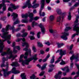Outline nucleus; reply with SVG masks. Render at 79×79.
<instances>
[{"mask_svg": "<svg viewBox=\"0 0 79 79\" xmlns=\"http://www.w3.org/2000/svg\"><path fill=\"white\" fill-rule=\"evenodd\" d=\"M22 17L23 18H27L28 17V14H26L25 15H22Z\"/></svg>", "mask_w": 79, "mask_h": 79, "instance_id": "a878e982", "label": "nucleus"}, {"mask_svg": "<svg viewBox=\"0 0 79 79\" xmlns=\"http://www.w3.org/2000/svg\"><path fill=\"white\" fill-rule=\"evenodd\" d=\"M55 62V56H53L52 57V58L50 62V63L51 64H53V63Z\"/></svg>", "mask_w": 79, "mask_h": 79, "instance_id": "bb28decb", "label": "nucleus"}, {"mask_svg": "<svg viewBox=\"0 0 79 79\" xmlns=\"http://www.w3.org/2000/svg\"><path fill=\"white\" fill-rule=\"evenodd\" d=\"M22 35H21L20 33H19L17 35V37H21Z\"/></svg>", "mask_w": 79, "mask_h": 79, "instance_id": "69168bd1", "label": "nucleus"}, {"mask_svg": "<svg viewBox=\"0 0 79 79\" xmlns=\"http://www.w3.org/2000/svg\"><path fill=\"white\" fill-rule=\"evenodd\" d=\"M37 55L36 54L32 58H29L26 61H25V64H26L27 65L29 64V62L31 61L32 60H34L33 63H34L35 61L37 60L38 58L36 57L37 56Z\"/></svg>", "mask_w": 79, "mask_h": 79, "instance_id": "423d86ee", "label": "nucleus"}, {"mask_svg": "<svg viewBox=\"0 0 79 79\" xmlns=\"http://www.w3.org/2000/svg\"><path fill=\"white\" fill-rule=\"evenodd\" d=\"M21 40H22V41H23V42H24V41H25V40H26L25 39V38H24L23 39L18 38L16 40V42H19L20 41H21Z\"/></svg>", "mask_w": 79, "mask_h": 79, "instance_id": "4be33fe9", "label": "nucleus"}, {"mask_svg": "<svg viewBox=\"0 0 79 79\" xmlns=\"http://www.w3.org/2000/svg\"><path fill=\"white\" fill-rule=\"evenodd\" d=\"M25 45L26 46V48H25L23 49V50L24 51H26V52H27V51L29 52V49L28 50V46H29L28 43H27V42H25L22 43L23 47H24Z\"/></svg>", "mask_w": 79, "mask_h": 79, "instance_id": "1a4fd4ad", "label": "nucleus"}, {"mask_svg": "<svg viewBox=\"0 0 79 79\" xmlns=\"http://www.w3.org/2000/svg\"><path fill=\"white\" fill-rule=\"evenodd\" d=\"M39 26L40 27L41 30V32H42L43 34H44L45 32V28H44V26L42 25V23H40V25H39Z\"/></svg>", "mask_w": 79, "mask_h": 79, "instance_id": "ddd939ff", "label": "nucleus"}, {"mask_svg": "<svg viewBox=\"0 0 79 79\" xmlns=\"http://www.w3.org/2000/svg\"><path fill=\"white\" fill-rule=\"evenodd\" d=\"M29 37L30 39L31 40H34V39H35L34 36H29Z\"/></svg>", "mask_w": 79, "mask_h": 79, "instance_id": "37998d69", "label": "nucleus"}, {"mask_svg": "<svg viewBox=\"0 0 79 79\" xmlns=\"http://www.w3.org/2000/svg\"><path fill=\"white\" fill-rule=\"evenodd\" d=\"M47 63H45L43 64L41 68V70H44V69L46 68V66H47Z\"/></svg>", "mask_w": 79, "mask_h": 79, "instance_id": "412c9836", "label": "nucleus"}, {"mask_svg": "<svg viewBox=\"0 0 79 79\" xmlns=\"http://www.w3.org/2000/svg\"><path fill=\"white\" fill-rule=\"evenodd\" d=\"M33 16H34V14L32 13H31L29 15V18H33Z\"/></svg>", "mask_w": 79, "mask_h": 79, "instance_id": "49530a36", "label": "nucleus"}, {"mask_svg": "<svg viewBox=\"0 0 79 79\" xmlns=\"http://www.w3.org/2000/svg\"><path fill=\"white\" fill-rule=\"evenodd\" d=\"M27 6L26 4L24 5L23 6H22V8L23 9H24V8H26Z\"/></svg>", "mask_w": 79, "mask_h": 79, "instance_id": "3c124183", "label": "nucleus"}, {"mask_svg": "<svg viewBox=\"0 0 79 79\" xmlns=\"http://www.w3.org/2000/svg\"><path fill=\"white\" fill-rule=\"evenodd\" d=\"M79 3H76L75 5H74V6L76 7L77 6H79Z\"/></svg>", "mask_w": 79, "mask_h": 79, "instance_id": "0e129e2a", "label": "nucleus"}, {"mask_svg": "<svg viewBox=\"0 0 79 79\" xmlns=\"http://www.w3.org/2000/svg\"><path fill=\"white\" fill-rule=\"evenodd\" d=\"M7 34H8V32H5L4 33L2 34V35H1L2 38L5 39V40H0V42H2L1 43H0V53L2 52V51L3 49V47H4V45L3 42L6 41L7 39H10L11 38V35H7Z\"/></svg>", "mask_w": 79, "mask_h": 79, "instance_id": "7ed1b4c3", "label": "nucleus"}, {"mask_svg": "<svg viewBox=\"0 0 79 79\" xmlns=\"http://www.w3.org/2000/svg\"><path fill=\"white\" fill-rule=\"evenodd\" d=\"M59 52H60L59 53V55H61V56L58 59H59V60H60V59H61V58H62V56H63V55H65L66 51H63L62 49L58 50L56 52V53H59Z\"/></svg>", "mask_w": 79, "mask_h": 79, "instance_id": "6e6552de", "label": "nucleus"}, {"mask_svg": "<svg viewBox=\"0 0 79 79\" xmlns=\"http://www.w3.org/2000/svg\"><path fill=\"white\" fill-rule=\"evenodd\" d=\"M49 67L51 68H54L55 67V65L53 64H50L49 65Z\"/></svg>", "mask_w": 79, "mask_h": 79, "instance_id": "864d4df0", "label": "nucleus"}, {"mask_svg": "<svg viewBox=\"0 0 79 79\" xmlns=\"http://www.w3.org/2000/svg\"><path fill=\"white\" fill-rule=\"evenodd\" d=\"M73 31H76V32H77L76 34H75L72 35V39H73L74 37H75L76 35H79V27H76V26H74L73 28Z\"/></svg>", "mask_w": 79, "mask_h": 79, "instance_id": "0eeeda50", "label": "nucleus"}, {"mask_svg": "<svg viewBox=\"0 0 79 79\" xmlns=\"http://www.w3.org/2000/svg\"><path fill=\"white\" fill-rule=\"evenodd\" d=\"M72 29V27H67L64 29L65 31L67 32V31H68L69 30H71Z\"/></svg>", "mask_w": 79, "mask_h": 79, "instance_id": "393cba45", "label": "nucleus"}, {"mask_svg": "<svg viewBox=\"0 0 79 79\" xmlns=\"http://www.w3.org/2000/svg\"><path fill=\"white\" fill-rule=\"evenodd\" d=\"M12 8L11 7H9V8L8 9V10L10 11H13V10Z\"/></svg>", "mask_w": 79, "mask_h": 79, "instance_id": "5fc2aeb1", "label": "nucleus"}, {"mask_svg": "<svg viewBox=\"0 0 79 79\" xmlns=\"http://www.w3.org/2000/svg\"><path fill=\"white\" fill-rule=\"evenodd\" d=\"M39 18H40L39 17H36L34 18V19L35 20V21H37V20L39 19Z\"/></svg>", "mask_w": 79, "mask_h": 79, "instance_id": "052dcab7", "label": "nucleus"}, {"mask_svg": "<svg viewBox=\"0 0 79 79\" xmlns=\"http://www.w3.org/2000/svg\"><path fill=\"white\" fill-rule=\"evenodd\" d=\"M60 64L61 65H64V64H66V63H65V62L63 61V60L62 59L61 62L60 63Z\"/></svg>", "mask_w": 79, "mask_h": 79, "instance_id": "ea45409f", "label": "nucleus"}, {"mask_svg": "<svg viewBox=\"0 0 79 79\" xmlns=\"http://www.w3.org/2000/svg\"><path fill=\"white\" fill-rule=\"evenodd\" d=\"M37 44V45H38V46H39V47H43V45L40 42H38Z\"/></svg>", "mask_w": 79, "mask_h": 79, "instance_id": "e433bc0d", "label": "nucleus"}, {"mask_svg": "<svg viewBox=\"0 0 79 79\" xmlns=\"http://www.w3.org/2000/svg\"><path fill=\"white\" fill-rule=\"evenodd\" d=\"M23 56H24V55L23 54H22L20 56V58L19 59V62H21V61L22 62V64L23 65V66H24L25 65V64H26V60L25 61H23V60L21 59L22 58H23Z\"/></svg>", "mask_w": 79, "mask_h": 79, "instance_id": "f8f14e48", "label": "nucleus"}, {"mask_svg": "<svg viewBox=\"0 0 79 79\" xmlns=\"http://www.w3.org/2000/svg\"><path fill=\"white\" fill-rule=\"evenodd\" d=\"M11 65L12 66H19V64H18V63L17 62H13L12 64H11Z\"/></svg>", "mask_w": 79, "mask_h": 79, "instance_id": "dca6fc26", "label": "nucleus"}, {"mask_svg": "<svg viewBox=\"0 0 79 79\" xmlns=\"http://www.w3.org/2000/svg\"><path fill=\"white\" fill-rule=\"evenodd\" d=\"M58 46V48H60L61 47H62V46H63V45H64V44L63 43H57V44Z\"/></svg>", "mask_w": 79, "mask_h": 79, "instance_id": "cd10ccee", "label": "nucleus"}, {"mask_svg": "<svg viewBox=\"0 0 79 79\" xmlns=\"http://www.w3.org/2000/svg\"><path fill=\"white\" fill-rule=\"evenodd\" d=\"M57 74L58 75H59V76H61V74H62V72L60 71H59Z\"/></svg>", "mask_w": 79, "mask_h": 79, "instance_id": "338daca9", "label": "nucleus"}, {"mask_svg": "<svg viewBox=\"0 0 79 79\" xmlns=\"http://www.w3.org/2000/svg\"><path fill=\"white\" fill-rule=\"evenodd\" d=\"M39 6V4H35L33 6H31V8H36Z\"/></svg>", "mask_w": 79, "mask_h": 79, "instance_id": "f3484780", "label": "nucleus"}, {"mask_svg": "<svg viewBox=\"0 0 79 79\" xmlns=\"http://www.w3.org/2000/svg\"><path fill=\"white\" fill-rule=\"evenodd\" d=\"M10 5L12 8L14 9V10H16V6H15V5H13V4L11 3L10 4Z\"/></svg>", "mask_w": 79, "mask_h": 79, "instance_id": "2f4dec72", "label": "nucleus"}, {"mask_svg": "<svg viewBox=\"0 0 79 79\" xmlns=\"http://www.w3.org/2000/svg\"><path fill=\"white\" fill-rule=\"evenodd\" d=\"M61 16H59L57 17V22H60L61 21Z\"/></svg>", "mask_w": 79, "mask_h": 79, "instance_id": "58836bf2", "label": "nucleus"}, {"mask_svg": "<svg viewBox=\"0 0 79 79\" xmlns=\"http://www.w3.org/2000/svg\"><path fill=\"white\" fill-rule=\"evenodd\" d=\"M49 19L51 21H53L54 17L53 15H51Z\"/></svg>", "mask_w": 79, "mask_h": 79, "instance_id": "79ce46f5", "label": "nucleus"}, {"mask_svg": "<svg viewBox=\"0 0 79 79\" xmlns=\"http://www.w3.org/2000/svg\"><path fill=\"white\" fill-rule=\"evenodd\" d=\"M6 55H10V56L8 57L9 59L12 58L11 59V61H13V60H14V59H15V58L17 56V55L14 56L13 55L12 51L11 50L10 48L8 49L6 52H4L1 54V55L2 56Z\"/></svg>", "mask_w": 79, "mask_h": 79, "instance_id": "20e7f679", "label": "nucleus"}, {"mask_svg": "<svg viewBox=\"0 0 79 79\" xmlns=\"http://www.w3.org/2000/svg\"><path fill=\"white\" fill-rule=\"evenodd\" d=\"M32 49L34 52H36V48H35V46H33Z\"/></svg>", "mask_w": 79, "mask_h": 79, "instance_id": "c03bdc74", "label": "nucleus"}, {"mask_svg": "<svg viewBox=\"0 0 79 79\" xmlns=\"http://www.w3.org/2000/svg\"><path fill=\"white\" fill-rule=\"evenodd\" d=\"M40 33H41L40 31H39V32H38V33L37 34V36L38 38L39 39V38H40Z\"/></svg>", "mask_w": 79, "mask_h": 79, "instance_id": "09e8293b", "label": "nucleus"}, {"mask_svg": "<svg viewBox=\"0 0 79 79\" xmlns=\"http://www.w3.org/2000/svg\"><path fill=\"white\" fill-rule=\"evenodd\" d=\"M45 44H46V45H50L51 44H50V42H49L48 41V42H45Z\"/></svg>", "mask_w": 79, "mask_h": 79, "instance_id": "13d9d810", "label": "nucleus"}, {"mask_svg": "<svg viewBox=\"0 0 79 79\" xmlns=\"http://www.w3.org/2000/svg\"><path fill=\"white\" fill-rule=\"evenodd\" d=\"M30 79H35V76L34 75H33L32 76L30 77Z\"/></svg>", "mask_w": 79, "mask_h": 79, "instance_id": "de8ad7c7", "label": "nucleus"}, {"mask_svg": "<svg viewBox=\"0 0 79 79\" xmlns=\"http://www.w3.org/2000/svg\"><path fill=\"white\" fill-rule=\"evenodd\" d=\"M61 61V60L60 59H58L57 60L55 63V64H56V63H59L60 61Z\"/></svg>", "mask_w": 79, "mask_h": 79, "instance_id": "680f3d73", "label": "nucleus"}, {"mask_svg": "<svg viewBox=\"0 0 79 79\" xmlns=\"http://www.w3.org/2000/svg\"><path fill=\"white\" fill-rule=\"evenodd\" d=\"M18 49V50H20V47L19 46H15V47H14V50L13 52L14 53H16L18 51L17 50H16V49Z\"/></svg>", "mask_w": 79, "mask_h": 79, "instance_id": "2eb2a0df", "label": "nucleus"}, {"mask_svg": "<svg viewBox=\"0 0 79 79\" xmlns=\"http://www.w3.org/2000/svg\"><path fill=\"white\" fill-rule=\"evenodd\" d=\"M61 79H73L72 78V77H69L63 78Z\"/></svg>", "mask_w": 79, "mask_h": 79, "instance_id": "8fccbe9b", "label": "nucleus"}, {"mask_svg": "<svg viewBox=\"0 0 79 79\" xmlns=\"http://www.w3.org/2000/svg\"><path fill=\"white\" fill-rule=\"evenodd\" d=\"M49 32L50 33H53V32H54V30H53V29H49Z\"/></svg>", "mask_w": 79, "mask_h": 79, "instance_id": "6e6d98bb", "label": "nucleus"}, {"mask_svg": "<svg viewBox=\"0 0 79 79\" xmlns=\"http://www.w3.org/2000/svg\"><path fill=\"white\" fill-rule=\"evenodd\" d=\"M35 26H38V23H36L35 22H33L32 23V26L33 27H34Z\"/></svg>", "mask_w": 79, "mask_h": 79, "instance_id": "c756f323", "label": "nucleus"}, {"mask_svg": "<svg viewBox=\"0 0 79 79\" xmlns=\"http://www.w3.org/2000/svg\"><path fill=\"white\" fill-rule=\"evenodd\" d=\"M56 11L58 14L59 15H61V11L59 9H57L56 10Z\"/></svg>", "mask_w": 79, "mask_h": 79, "instance_id": "7c9ffc66", "label": "nucleus"}, {"mask_svg": "<svg viewBox=\"0 0 79 79\" xmlns=\"http://www.w3.org/2000/svg\"><path fill=\"white\" fill-rule=\"evenodd\" d=\"M21 28L20 27L18 28L17 29H15H15L14 30H13L14 31V32H13V33H14L15 32H18V31H20L21 30Z\"/></svg>", "mask_w": 79, "mask_h": 79, "instance_id": "c9c22d12", "label": "nucleus"}, {"mask_svg": "<svg viewBox=\"0 0 79 79\" xmlns=\"http://www.w3.org/2000/svg\"><path fill=\"white\" fill-rule=\"evenodd\" d=\"M45 73V71H42L41 73L39 75V76H43L44 74V73Z\"/></svg>", "mask_w": 79, "mask_h": 79, "instance_id": "a18cd8bd", "label": "nucleus"}, {"mask_svg": "<svg viewBox=\"0 0 79 79\" xmlns=\"http://www.w3.org/2000/svg\"><path fill=\"white\" fill-rule=\"evenodd\" d=\"M4 63H3L1 65V68H3V67H5V66H6V65H5Z\"/></svg>", "mask_w": 79, "mask_h": 79, "instance_id": "603ef678", "label": "nucleus"}, {"mask_svg": "<svg viewBox=\"0 0 79 79\" xmlns=\"http://www.w3.org/2000/svg\"><path fill=\"white\" fill-rule=\"evenodd\" d=\"M73 44H72L70 46L69 48V49L70 50H71L73 49Z\"/></svg>", "mask_w": 79, "mask_h": 79, "instance_id": "bf43d9fd", "label": "nucleus"}, {"mask_svg": "<svg viewBox=\"0 0 79 79\" xmlns=\"http://www.w3.org/2000/svg\"><path fill=\"white\" fill-rule=\"evenodd\" d=\"M40 53L41 54H42V55H43V54H44V50H41Z\"/></svg>", "mask_w": 79, "mask_h": 79, "instance_id": "e2e57ef3", "label": "nucleus"}, {"mask_svg": "<svg viewBox=\"0 0 79 79\" xmlns=\"http://www.w3.org/2000/svg\"><path fill=\"white\" fill-rule=\"evenodd\" d=\"M28 52H26L25 53V56H24V59H27V56H28Z\"/></svg>", "mask_w": 79, "mask_h": 79, "instance_id": "4c0bfd02", "label": "nucleus"}, {"mask_svg": "<svg viewBox=\"0 0 79 79\" xmlns=\"http://www.w3.org/2000/svg\"><path fill=\"white\" fill-rule=\"evenodd\" d=\"M45 0H41V6L40 10L39 11V15L40 16H45V13L43 12L42 14H41V13H42V11L44 8V6L45 5Z\"/></svg>", "mask_w": 79, "mask_h": 79, "instance_id": "39448f33", "label": "nucleus"}, {"mask_svg": "<svg viewBox=\"0 0 79 79\" xmlns=\"http://www.w3.org/2000/svg\"><path fill=\"white\" fill-rule=\"evenodd\" d=\"M63 34H64V35L61 36V39H64V40H67V39H68V38L67 37H66V36H68V35H69V33L64 32V33Z\"/></svg>", "mask_w": 79, "mask_h": 79, "instance_id": "9d476101", "label": "nucleus"}, {"mask_svg": "<svg viewBox=\"0 0 79 79\" xmlns=\"http://www.w3.org/2000/svg\"><path fill=\"white\" fill-rule=\"evenodd\" d=\"M79 18V16H78V15H77V17H76L75 21L74 22V24H75V23H78Z\"/></svg>", "mask_w": 79, "mask_h": 79, "instance_id": "c85d7f7f", "label": "nucleus"}, {"mask_svg": "<svg viewBox=\"0 0 79 79\" xmlns=\"http://www.w3.org/2000/svg\"><path fill=\"white\" fill-rule=\"evenodd\" d=\"M75 65L76 66L77 68L78 69V70L77 72V74L79 75V65L77 64H76Z\"/></svg>", "mask_w": 79, "mask_h": 79, "instance_id": "473e14b6", "label": "nucleus"}, {"mask_svg": "<svg viewBox=\"0 0 79 79\" xmlns=\"http://www.w3.org/2000/svg\"><path fill=\"white\" fill-rule=\"evenodd\" d=\"M28 6V8H31V6L32 5L31 4V0H28L26 2V4Z\"/></svg>", "mask_w": 79, "mask_h": 79, "instance_id": "4468645a", "label": "nucleus"}, {"mask_svg": "<svg viewBox=\"0 0 79 79\" xmlns=\"http://www.w3.org/2000/svg\"><path fill=\"white\" fill-rule=\"evenodd\" d=\"M70 0H63V1L64 2H69Z\"/></svg>", "mask_w": 79, "mask_h": 79, "instance_id": "774afa93", "label": "nucleus"}, {"mask_svg": "<svg viewBox=\"0 0 79 79\" xmlns=\"http://www.w3.org/2000/svg\"><path fill=\"white\" fill-rule=\"evenodd\" d=\"M1 31L2 32H5L7 31H6V28L5 29V28H2Z\"/></svg>", "mask_w": 79, "mask_h": 79, "instance_id": "4d7b16f0", "label": "nucleus"}, {"mask_svg": "<svg viewBox=\"0 0 79 79\" xmlns=\"http://www.w3.org/2000/svg\"><path fill=\"white\" fill-rule=\"evenodd\" d=\"M20 76L22 77V79H26V75L25 73H21Z\"/></svg>", "mask_w": 79, "mask_h": 79, "instance_id": "a211bd4d", "label": "nucleus"}, {"mask_svg": "<svg viewBox=\"0 0 79 79\" xmlns=\"http://www.w3.org/2000/svg\"><path fill=\"white\" fill-rule=\"evenodd\" d=\"M71 14L70 12H69L68 16V19L69 20H71Z\"/></svg>", "mask_w": 79, "mask_h": 79, "instance_id": "72a5a7b5", "label": "nucleus"}, {"mask_svg": "<svg viewBox=\"0 0 79 79\" xmlns=\"http://www.w3.org/2000/svg\"><path fill=\"white\" fill-rule=\"evenodd\" d=\"M61 76L60 75H59L58 74H56L54 76V78L55 79H60L61 78Z\"/></svg>", "mask_w": 79, "mask_h": 79, "instance_id": "5701e85b", "label": "nucleus"}, {"mask_svg": "<svg viewBox=\"0 0 79 79\" xmlns=\"http://www.w3.org/2000/svg\"><path fill=\"white\" fill-rule=\"evenodd\" d=\"M11 16H13L12 18L13 20L14 21H15V20H16V21L14 23L13 26L12 27L11 26V25L9 24L7 25L6 27V31H8L9 29L12 30V32H14V30H15V27H14V26L15 24H17L19 23V21L18 20V19H16L18 18V15L16 13H15L14 12L11 15Z\"/></svg>", "mask_w": 79, "mask_h": 79, "instance_id": "f257e3e1", "label": "nucleus"}, {"mask_svg": "<svg viewBox=\"0 0 79 79\" xmlns=\"http://www.w3.org/2000/svg\"><path fill=\"white\" fill-rule=\"evenodd\" d=\"M74 58L75 59V61H77L79 60L78 58H79V56L77 55L75 56H74V55H73L70 58V59L71 60V62H73V60H74Z\"/></svg>", "mask_w": 79, "mask_h": 79, "instance_id": "9b49d317", "label": "nucleus"}, {"mask_svg": "<svg viewBox=\"0 0 79 79\" xmlns=\"http://www.w3.org/2000/svg\"><path fill=\"white\" fill-rule=\"evenodd\" d=\"M9 57H8V56H7L6 57V58L5 59V58L4 57H3L2 58V60L3 61H2V63H5V61H7V60H8V59H9V58H8Z\"/></svg>", "mask_w": 79, "mask_h": 79, "instance_id": "b1692460", "label": "nucleus"}, {"mask_svg": "<svg viewBox=\"0 0 79 79\" xmlns=\"http://www.w3.org/2000/svg\"><path fill=\"white\" fill-rule=\"evenodd\" d=\"M1 4L2 5V6H3L2 11H6V5L4 3L3 4Z\"/></svg>", "mask_w": 79, "mask_h": 79, "instance_id": "6ab92c4d", "label": "nucleus"}, {"mask_svg": "<svg viewBox=\"0 0 79 79\" xmlns=\"http://www.w3.org/2000/svg\"><path fill=\"white\" fill-rule=\"evenodd\" d=\"M22 22L23 23H27L28 22V21L26 20H24V19H23L22 20Z\"/></svg>", "mask_w": 79, "mask_h": 79, "instance_id": "a19ab883", "label": "nucleus"}, {"mask_svg": "<svg viewBox=\"0 0 79 79\" xmlns=\"http://www.w3.org/2000/svg\"><path fill=\"white\" fill-rule=\"evenodd\" d=\"M66 69V72L67 73H69V69L68 67H65L64 69L62 68V70H63V71H65Z\"/></svg>", "mask_w": 79, "mask_h": 79, "instance_id": "aec40b11", "label": "nucleus"}, {"mask_svg": "<svg viewBox=\"0 0 79 79\" xmlns=\"http://www.w3.org/2000/svg\"><path fill=\"white\" fill-rule=\"evenodd\" d=\"M6 66L7 67L6 69H2V71H3V76L5 77L8 76L9 74H11V73H13L15 74H19L20 73L19 70H16V68L13 67L11 71L8 72V62L6 63Z\"/></svg>", "mask_w": 79, "mask_h": 79, "instance_id": "f03ea898", "label": "nucleus"}, {"mask_svg": "<svg viewBox=\"0 0 79 79\" xmlns=\"http://www.w3.org/2000/svg\"><path fill=\"white\" fill-rule=\"evenodd\" d=\"M28 34L26 32L24 33L22 35L21 37H27Z\"/></svg>", "mask_w": 79, "mask_h": 79, "instance_id": "f704fd0d", "label": "nucleus"}]
</instances>
